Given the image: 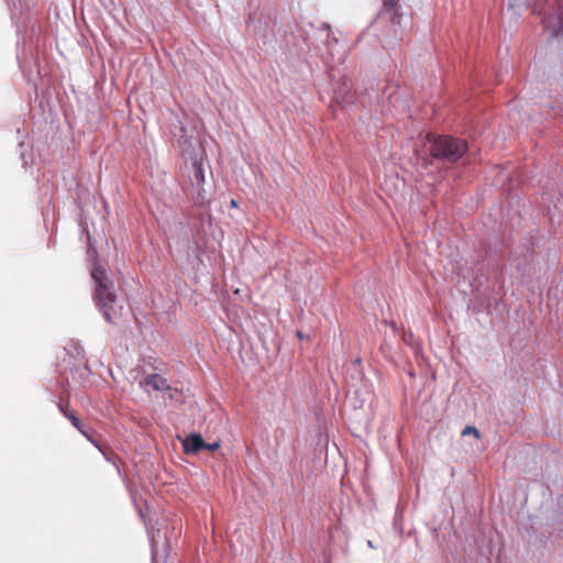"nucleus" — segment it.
<instances>
[{"label":"nucleus","mask_w":563,"mask_h":563,"mask_svg":"<svg viewBox=\"0 0 563 563\" xmlns=\"http://www.w3.org/2000/svg\"><path fill=\"white\" fill-rule=\"evenodd\" d=\"M144 384L152 387L154 390H169L170 386L168 385L166 378L158 374H152L144 378Z\"/></svg>","instance_id":"nucleus-6"},{"label":"nucleus","mask_w":563,"mask_h":563,"mask_svg":"<svg viewBox=\"0 0 563 563\" xmlns=\"http://www.w3.org/2000/svg\"><path fill=\"white\" fill-rule=\"evenodd\" d=\"M230 206H231L232 208H236V207H238V202H236V200L232 199V200L230 201Z\"/></svg>","instance_id":"nucleus-13"},{"label":"nucleus","mask_w":563,"mask_h":563,"mask_svg":"<svg viewBox=\"0 0 563 563\" xmlns=\"http://www.w3.org/2000/svg\"><path fill=\"white\" fill-rule=\"evenodd\" d=\"M65 417L69 419L71 424L85 437L87 440H89L95 446H97L101 451V446L99 444V441L95 438V432L92 429L87 428L81 423L79 418L76 416L75 412H65Z\"/></svg>","instance_id":"nucleus-4"},{"label":"nucleus","mask_w":563,"mask_h":563,"mask_svg":"<svg viewBox=\"0 0 563 563\" xmlns=\"http://www.w3.org/2000/svg\"><path fill=\"white\" fill-rule=\"evenodd\" d=\"M511 7H528L531 0H509Z\"/></svg>","instance_id":"nucleus-9"},{"label":"nucleus","mask_w":563,"mask_h":563,"mask_svg":"<svg viewBox=\"0 0 563 563\" xmlns=\"http://www.w3.org/2000/svg\"><path fill=\"white\" fill-rule=\"evenodd\" d=\"M59 409H60V411H62L64 415H65V412H69V411L67 410V406H65V407H64V405H59Z\"/></svg>","instance_id":"nucleus-12"},{"label":"nucleus","mask_w":563,"mask_h":563,"mask_svg":"<svg viewBox=\"0 0 563 563\" xmlns=\"http://www.w3.org/2000/svg\"><path fill=\"white\" fill-rule=\"evenodd\" d=\"M467 145L465 141L442 135L431 144V154L437 158L445 159L450 163L457 162L466 152Z\"/></svg>","instance_id":"nucleus-2"},{"label":"nucleus","mask_w":563,"mask_h":563,"mask_svg":"<svg viewBox=\"0 0 563 563\" xmlns=\"http://www.w3.org/2000/svg\"><path fill=\"white\" fill-rule=\"evenodd\" d=\"M183 446L187 454L197 453L205 449L206 442L200 434H190L183 441Z\"/></svg>","instance_id":"nucleus-5"},{"label":"nucleus","mask_w":563,"mask_h":563,"mask_svg":"<svg viewBox=\"0 0 563 563\" xmlns=\"http://www.w3.org/2000/svg\"><path fill=\"white\" fill-rule=\"evenodd\" d=\"M194 185L197 186V189H198V196L201 198V200H203V196H202V192H203V184H205V174H203V169H202V164L198 161H196L194 163Z\"/></svg>","instance_id":"nucleus-7"},{"label":"nucleus","mask_w":563,"mask_h":563,"mask_svg":"<svg viewBox=\"0 0 563 563\" xmlns=\"http://www.w3.org/2000/svg\"><path fill=\"white\" fill-rule=\"evenodd\" d=\"M473 434L476 439H479V431L475 427L467 426L463 429L462 435Z\"/></svg>","instance_id":"nucleus-8"},{"label":"nucleus","mask_w":563,"mask_h":563,"mask_svg":"<svg viewBox=\"0 0 563 563\" xmlns=\"http://www.w3.org/2000/svg\"><path fill=\"white\" fill-rule=\"evenodd\" d=\"M91 277L96 284L93 299L102 311L106 321L108 323H114L117 317L114 309L117 296L113 292V282L107 276L106 269L100 266H96L92 269Z\"/></svg>","instance_id":"nucleus-1"},{"label":"nucleus","mask_w":563,"mask_h":563,"mask_svg":"<svg viewBox=\"0 0 563 563\" xmlns=\"http://www.w3.org/2000/svg\"><path fill=\"white\" fill-rule=\"evenodd\" d=\"M220 444L219 442H214V443H206V446L203 450H208V451H216L217 449H219Z\"/></svg>","instance_id":"nucleus-11"},{"label":"nucleus","mask_w":563,"mask_h":563,"mask_svg":"<svg viewBox=\"0 0 563 563\" xmlns=\"http://www.w3.org/2000/svg\"><path fill=\"white\" fill-rule=\"evenodd\" d=\"M399 3V0H384V5L388 10H395Z\"/></svg>","instance_id":"nucleus-10"},{"label":"nucleus","mask_w":563,"mask_h":563,"mask_svg":"<svg viewBox=\"0 0 563 563\" xmlns=\"http://www.w3.org/2000/svg\"><path fill=\"white\" fill-rule=\"evenodd\" d=\"M543 16V24L555 36L563 33V11L559 0H548V4L534 9Z\"/></svg>","instance_id":"nucleus-3"}]
</instances>
